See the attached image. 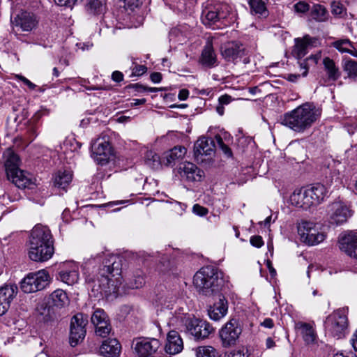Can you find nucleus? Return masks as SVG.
I'll return each instance as SVG.
<instances>
[{
    "label": "nucleus",
    "instance_id": "f257e3e1",
    "mask_svg": "<svg viewBox=\"0 0 357 357\" xmlns=\"http://www.w3.org/2000/svg\"><path fill=\"white\" fill-rule=\"evenodd\" d=\"M102 261V267L98 268L96 275L90 273L86 275V282L88 288L91 289L94 295L98 296L103 294H107L112 290L114 291L116 284L120 282L119 276L121 273V260L116 255L106 250L92 255L84 263V269L89 270L96 263Z\"/></svg>",
    "mask_w": 357,
    "mask_h": 357
},
{
    "label": "nucleus",
    "instance_id": "f03ea898",
    "mask_svg": "<svg viewBox=\"0 0 357 357\" xmlns=\"http://www.w3.org/2000/svg\"><path fill=\"white\" fill-rule=\"evenodd\" d=\"M54 253V238L50 229L36 225L31 230L29 239V257L36 262L51 259Z\"/></svg>",
    "mask_w": 357,
    "mask_h": 357
},
{
    "label": "nucleus",
    "instance_id": "7ed1b4c3",
    "mask_svg": "<svg viewBox=\"0 0 357 357\" xmlns=\"http://www.w3.org/2000/svg\"><path fill=\"white\" fill-rule=\"evenodd\" d=\"M321 109L313 103L305 102L281 118V124L295 132H303L319 119Z\"/></svg>",
    "mask_w": 357,
    "mask_h": 357
},
{
    "label": "nucleus",
    "instance_id": "20e7f679",
    "mask_svg": "<svg viewBox=\"0 0 357 357\" xmlns=\"http://www.w3.org/2000/svg\"><path fill=\"white\" fill-rule=\"evenodd\" d=\"M193 284L199 294L212 295L219 290L218 269L211 266L202 267L194 275Z\"/></svg>",
    "mask_w": 357,
    "mask_h": 357
},
{
    "label": "nucleus",
    "instance_id": "39448f33",
    "mask_svg": "<svg viewBox=\"0 0 357 357\" xmlns=\"http://www.w3.org/2000/svg\"><path fill=\"white\" fill-rule=\"evenodd\" d=\"M326 333L337 339L344 338L349 333V320L347 308H339L329 314L325 321Z\"/></svg>",
    "mask_w": 357,
    "mask_h": 357
},
{
    "label": "nucleus",
    "instance_id": "423d86ee",
    "mask_svg": "<svg viewBox=\"0 0 357 357\" xmlns=\"http://www.w3.org/2000/svg\"><path fill=\"white\" fill-rule=\"evenodd\" d=\"M298 234L301 241L309 245H317L326 238L319 224L307 220H303L298 225Z\"/></svg>",
    "mask_w": 357,
    "mask_h": 357
},
{
    "label": "nucleus",
    "instance_id": "0eeeda50",
    "mask_svg": "<svg viewBox=\"0 0 357 357\" xmlns=\"http://www.w3.org/2000/svg\"><path fill=\"white\" fill-rule=\"evenodd\" d=\"M50 275L44 269L29 273L20 282V289L25 294L44 289L50 283Z\"/></svg>",
    "mask_w": 357,
    "mask_h": 357
},
{
    "label": "nucleus",
    "instance_id": "6e6552de",
    "mask_svg": "<svg viewBox=\"0 0 357 357\" xmlns=\"http://www.w3.org/2000/svg\"><path fill=\"white\" fill-rule=\"evenodd\" d=\"M92 157L98 164H107L114 155L113 149L105 137L96 139L91 144Z\"/></svg>",
    "mask_w": 357,
    "mask_h": 357
},
{
    "label": "nucleus",
    "instance_id": "1a4fd4ad",
    "mask_svg": "<svg viewBox=\"0 0 357 357\" xmlns=\"http://www.w3.org/2000/svg\"><path fill=\"white\" fill-rule=\"evenodd\" d=\"M215 151V142L212 138L200 137L194 144V158L197 162H204L212 158Z\"/></svg>",
    "mask_w": 357,
    "mask_h": 357
},
{
    "label": "nucleus",
    "instance_id": "9d476101",
    "mask_svg": "<svg viewBox=\"0 0 357 357\" xmlns=\"http://www.w3.org/2000/svg\"><path fill=\"white\" fill-rule=\"evenodd\" d=\"M88 324V317L82 313H78L73 317L70 322V344L76 346L86 335V326Z\"/></svg>",
    "mask_w": 357,
    "mask_h": 357
},
{
    "label": "nucleus",
    "instance_id": "9b49d317",
    "mask_svg": "<svg viewBox=\"0 0 357 357\" xmlns=\"http://www.w3.org/2000/svg\"><path fill=\"white\" fill-rule=\"evenodd\" d=\"M242 333L239 322L236 319L227 321L220 330L219 335L224 347H229L236 344Z\"/></svg>",
    "mask_w": 357,
    "mask_h": 357
},
{
    "label": "nucleus",
    "instance_id": "f8f14e48",
    "mask_svg": "<svg viewBox=\"0 0 357 357\" xmlns=\"http://www.w3.org/2000/svg\"><path fill=\"white\" fill-rule=\"evenodd\" d=\"M328 214L331 224L341 225L351 217L352 211L344 202L336 201L328 206Z\"/></svg>",
    "mask_w": 357,
    "mask_h": 357
},
{
    "label": "nucleus",
    "instance_id": "ddd939ff",
    "mask_svg": "<svg viewBox=\"0 0 357 357\" xmlns=\"http://www.w3.org/2000/svg\"><path fill=\"white\" fill-rule=\"evenodd\" d=\"M160 348V342L155 338L139 337L134 344L137 357H155Z\"/></svg>",
    "mask_w": 357,
    "mask_h": 357
},
{
    "label": "nucleus",
    "instance_id": "4468645a",
    "mask_svg": "<svg viewBox=\"0 0 357 357\" xmlns=\"http://www.w3.org/2000/svg\"><path fill=\"white\" fill-rule=\"evenodd\" d=\"M79 265L73 261L62 263L58 269L57 279L68 285H73L79 280Z\"/></svg>",
    "mask_w": 357,
    "mask_h": 357
},
{
    "label": "nucleus",
    "instance_id": "2eb2a0df",
    "mask_svg": "<svg viewBox=\"0 0 357 357\" xmlns=\"http://www.w3.org/2000/svg\"><path fill=\"white\" fill-rule=\"evenodd\" d=\"M187 328L190 333L197 340H203L213 332V328L206 321L197 319H190Z\"/></svg>",
    "mask_w": 357,
    "mask_h": 357
},
{
    "label": "nucleus",
    "instance_id": "dca6fc26",
    "mask_svg": "<svg viewBox=\"0 0 357 357\" xmlns=\"http://www.w3.org/2000/svg\"><path fill=\"white\" fill-rule=\"evenodd\" d=\"M220 52L227 61L237 63L244 56L245 50L241 45L231 41L223 44L220 47Z\"/></svg>",
    "mask_w": 357,
    "mask_h": 357
},
{
    "label": "nucleus",
    "instance_id": "f3484780",
    "mask_svg": "<svg viewBox=\"0 0 357 357\" xmlns=\"http://www.w3.org/2000/svg\"><path fill=\"white\" fill-rule=\"evenodd\" d=\"M10 20L13 26H20L24 31H30L34 29L38 23L36 16L31 13L22 11L14 16L11 14Z\"/></svg>",
    "mask_w": 357,
    "mask_h": 357
},
{
    "label": "nucleus",
    "instance_id": "a211bd4d",
    "mask_svg": "<svg viewBox=\"0 0 357 357\" xmlns=\"http://www.w3.org/2000/svg\"><path fill=\"white\" fill-rule=\"evenodd\" d=\"M17 291L18 288L15 284H6L0 287V316L8 311Z\"/></svg>",
    "mask_w": 357,
    "mask_h": 357
},
{
    "label": "nucleus",
    "instance_id": "6ab92c4d",
    "mask_svg": "<svg viewBox=\"0 0 357 357\" xmlns=\"http://www.w3.org/2000/svg\"><path fill=\"white\" fill-rule=\"evenodd\" d=\"M181 178L188 182H200L204 177V172L194 163L186 162L179 167Z\"/></svg>",
    "mask_w": 357,
    "mask_h": 357
},
{
    "label": "nucleus",
    "instance_id": "aec40b11",
    "mask_svg": "<svg viewBox=\"0 0 357 357\" xmlns=\"http://www.w3.org/2000/svg\"><path fill=\"white\" fill-rule=\"evenodd\" d=\"M340 249L348 256L357 259V233L350 231L339 240Z\"/></svg>",
    "mask_w": 357,
    "mask_h": 357
},
{
    "label": "nucleus",
    "instance_id": "412c9836",
    "mask_svg": "<svg viewBox=\"0 0 357 357\" xmlns=\"http://www.w3.org/2000/svg\"><path fill=\"white\" fill-rule=\"evenodd\" d=\"M310 207L316 206L323 202L328 197L327 188L321 183H316L305 188Z\"/></svg>",
    "mask_w": 357,
    "mask_h": 357
},
{
    "label": "nucleus",
    "instance_id": "4be33fe9",
    "mask_svg": "<svg viewBox=\"0 0 357 357\" xmlns=\"http://www.w3.org/2000/svg\"><path fill=\"white\" fill-rule=\"evenodd\" d=\"M73 172L69 169H61L56 172L52 176L54 187L66 192L73 181Z\"/></svg>",
    "mask_w": 357,
    "mask_h": 357
},
{
    "label": "nucleus",
    "instance_id": "5701e85b",
    "mask_svg": "<svg viewBox=\"0 0 357 357\" xmlns=\"http://www.w3.org/2000/svg\"><path fill=\"white\" fill-rule=\"evenodd\" d=\"M7 177L19 188H31L33 185L32 176L20 169L13 171V175H7Z\"/></svg>",
    "mask_w": 357,
    "mask_h": 357
},
{
    "label": "nucleus",
    "instance_id": "b1692460",
    "mask_svg": "<svg viewBox=\"0 0 357 357\" xmlns=\"http://www.w3.org/2000/svg\"><path fill=\"white\" fill-rule=\"evenodd\" d=\"M227 301L223 296L219 295L218 300L209 307L208 314L211 319L218 321L227 314Z\"/></svg>",
    "mask_w": 357,
    "mask_h": 357
},
{
    "label": "nucleus",
    "instance_id": "393cba45",
    "mask_svg": "<svg viewBox=\"0 0 357 357\" xmlns=\"http://www.w3.org/2000/svg\"><path fill=\"white\" fill-rule=\"evenodd\" d=\"M183 349V342L178 333L170 331L167 334L165 351L169 354H177Z\"/></svg>",
    "mask_w": 357,
    "mask_h": 357
},
{
    "label": "nucleus",
    "instance_id": "a878e982",
    "mask_svg": "<svg viewBox=\"0 0 357 357\" xmlns=\"http://www.w3.org/2000/svg\"><path fill=\"white\" fill-rule=\"evenodd\" d=\"M121 349V344L116 339H108L102 343L99 352L104 357H119Z\"/></svg>",
    "mask_w": 357,
    "mask_h": 357
},
{
    "label": "nucleus",
    "instance_id": "bb28decb",
    "mask_svg": "<svg viewBox=\"0 0 357 357\" xmlns=\"http://www.w3.org/2000/svg\"><path fill=\"white\" fill-rule=\"evenodd\" d=\"M307 194L305 188L296 189L290 196V203L298 208L308 209L310 208V204L307 199Z\"/></svg>",
    "mask_w": 357,
    "mask_h": 357
},
{
    "label": "nucleus",
    "instance_id": "cd10ccee",
    "mask_svg": "<svg viewBox=\"0 0 357 357\" xmlns=\"http://www.w3.org/2000/svg\"><path fill=\"white\" fill-rule=\"evenodd\" d=\"M200 63L208 68H213L218 65L216 54L214 52L211 41L208 40L202 50Z\"/></svg>",
    "mask_w": 357,
    "mask_h": 357
},
{
    "label": "nucleus",
    "instance_id": "c85d7f7f",
    "mask_svg": "<svg viewBox=\"0 0 357 357\" xmlns=\"http://www.w3.org/2000/svg\"><path fill=\"white\" fill-rule=\"evenodd\" d=\"M312 40L309 36H305L303 38H296L292 55L298 59L303 58L307 53L308 47L312 43Z\"/></svg>",
    "mask_w": 357,
    "mask_h": 357
},
{
    "label": "nucleus",
    "instance_id": "c756f323",
    "mask_svg": "<svg viewBox=\"0 0 357 357\" xmlns=\"http://www.w3.org/2000/svg\"><path fill=\"white\" fill-rule=\"evenodd\" d=\"M5 158V167L6 174L12 176L13 171L19 169L20 160L19 156L10 149H7L3 153Z\"/></svg>",
    "mask_w": 357,
    "mask_h": 357
},
{
    "label": "nucleus",
    "instance_id": "7c9ffc66",
    "mask_svg": "<svg viewBox=\"0 0 357 357\" xmlns=\"http://www.w3.org/2000/svg\"><path fill=\"white\" fill-rule=\"evenodd\" d=\"M268 0H249L248 4L252 14L266 17L268 16L267 3Z\"/></svg>",
    "mask_w": 357,
    "mask_h": 357
},
{
    "label": "nucleus",
    "instance_id": "2f4dec72",
    "mask_svg": "<svg viewBox=\"0 0 357 357\" xmlns=\"http://www.w3.org/2000/svg\"><path fill=\"white\" fill-rule=\"evenodd\" d=\"M187 150L183 146H176L165 153L166 165H169L176 160L182 159L186 154Z\"/></svg>",
    "mask_w": 357,
    "mask_h": 357
},
{
    "label": "nucleus",
    "instance_id": "473e14b6",
    "mask_svg": "<svg viewBox=\"0 0 357 357\" xmlns=\"http://www.w3.org/2000/svg\"><path fill=\"white\" fill-rule=\"evenodd\" d=\"M323 65L329 80L335 82L340 78V72L333 59L325 57L323 59Z\"/></svg>",
    "mask_w": 357,
    "mask_h": 357
},
{
    "label": "nucleus",
    "instance_id": "72a5a7b5",
    "mask_svg": "<svg viewBox=\"0 0 357 357\" xmlns=\"http://www.w3.org/2000/svg\"><path fill=\"white\" fill-rule=\"evenodd\" d=\"M68 303L66 293L60 289L54 291L50 296V303L57 307H63Z\"/></svg>",
    "mask_w": 357,
    "mask_h": 357
},
{
    "label": "nucleus",
    "instance_id": "f704fd0d",
    "mask_svg": "<svg viewBox=\"0 0 357 357\" xmlns=\"http://www.w3.org/2000/svg\"><path fill=\"white\" fill-rule=\"evenodd\" d=\"M223 17V14L218 11V8H215L214 10L206 9L203 11L202 20L206 26H211Z\"/></svg>",
    "mask_w": 357,
    "mask_h": 357
},
{
    "label": "nucleus",
    "instance_id": "c9c22d12",
    "mask_svg": "<svg viewBox=\"0 0 357 357\" xmlns=\"http://www.w3.org/2000/svg\"><path fill=\"white\" fill-rule=\"evenodd\" d=\"M310 15L314 20L319 22H326L329 17L327 9L320 4H315L312 6Z\"/></svg>",
    "mask_w": 357,
    "mask_h": 357
},
{
    "label": "nucleus",
    "instance_id": "e433bc0d",
    "mask_svg": "<svg viewBox=\"0 0 357 357\" xmlns=\"http://www.w3.org/2000/svg\"><path fill=\"white\" fill-rule=\"evenodd\" d=\"M144 161L148 166L154 169L160 168L162 162L159 155L151 150L146 152Z\"/></svg>",
    "mask_w": 357,
    "mask_h": 357
},
{
    "label": "nucleus",
    "instance_id": "4c0bfd02",
    "mask_svg": "<svg viewBox=\"0 0 357 357\" xmlns=\"http://www.w3.org/2000/svg\"><path fill=\"white\" fill-rule=\"evenodd\" d=\"M321 59V52H318L315 54L310 56L307 59L303 61H299V66L301 70H302V75L305 77L308 73V62H311L312 64L316 65Z\"/></svg>",
    "mask_w": 357,
    "mask_h": 357
},
{
    "label": "nucleus",
    "instance_id": "58836bf2",
    "mask_svg": "<svg viewBox=\"0 0 357 357\" xmlns=\"http://www.w3.org/2000/svg\"><path fill=\"white\" fill-rule=\"evenodd\" d=\"M303 339L307 344L312 343L316 338L313 328L308 324H303L301 327Z\"/></svg>",
    "mask_w": 357,
    "mask_h": 357
},
{
    "label": "nucleus",
    "instance_id": "ea45409f",
    "mask_svg": "<svg viewBox=\"0 0 357 357\" xmlns=\"http://www.w3.org/2000/svg\"><path fill=\"white\" fill-rule=\"evenodd\" d=\"M88 9L94 14H100L105 10V0H89Z\"/></svg>",
    "mask_w": 357,
    "mask_h": 357
},
{
    "label": "nucleus",
    "instance_id": "a19ab883",
    "mask_svg": "<svg viewBox=\"0 0 357 357\" xmlns=\"http://www.w3.org/2000/svg\"><path fill=\"white\" fill-rule=\"evenodd\" d=\"M333 47L341 53H347L349 48H353V44L349 39H340L332 44Z\"/></svg>",
    "mask_w": 357,
    "mask_h": 357
},
{
    "label": "nucleus",
    "instance_id": "79ce46f5",
    "mask_svg": "<svg viewBox=\"0 0 357 357\" xmlns=\"http://www.w3.org/2000/svg\"><path fill=\"white\" fill-rule=\"evenodd\" d=\"M331 8V13L336 17L343 18L347 15V10L340 1H333Z\"/></svg>",
    "mask_w": 357,
    "mask_h": 357
},
{
    "label": "nucleus",
    "instance_id": "37998d69",
    "mask_svg": "<svg viewBox=\"0 0 357 357\" xmlns=\"http://www.w3.org/2000/svg\"><path fill=\"white\" fill-rule=\"evenodd\" d=\"M197 357H217L218 352L211 346L199 347L197 349Z\"/></svg>",
    "mask_w": 357,
    "mask_h": 357
},
{
    "label": "nucleus",
    "instance_id": "c03bdc74",
    "mask_svg": "<svg viewBox=\"0 0 357 357\" xmlns=\"http://www.w3.org/2000/svg\"><path fill=\"white\" fill-rule=\"evenodd\" d=\"M344 70L347 73L349 77L357 78V61L349 59L345 61Z\"/></svg>",
    "mask_w": 357,
    "mask_h": 357
},
{
    "label": "nucleus",
    "instance_id": "a18cd8bd",
    "mask_svg": "<svg viewBox=\"0 0 357 357\" xmlns=\"http://www.w3.org/2000/svg\"><path fill=\"white\" fill-rule=\"evenodd\" d=\"M145 284L144 277L141 273H137L131 278L128 282V287L131 289H139Z\"/></svg>",
    "mask_w": 357,
    "mask_h": 357
},
{
    "label": "nucleus",
    "instance_id": "49530a36",
    "mask_svg": "<svg viewBox=\"0 0 357 357\" xmlns=\"http://www.w3.org/2000/svg\"><path fill=\"white\" fill-rule=\"evenodd\" d=\"M216 143L218 144L220 149L222 151V152L228 157H231L232 155V152L230 148L224 143L222 137L220 135H216L215 137Z\"/></svg>",
    "mask_w": 357,
    "mask_h": 357
},
{
    "label": "nucleus",
    "instance_id": "de8ad7c7",
    "mask_svg": "<svg viewBox=\"0 0 357 357\" xmlns=\"http://www.w3.org/2000/svg\"><path fill=\"white\" fill-rule=\"evenodd\" d=\"M108 319V317L105 312L102 309H97L93 312L92 317H91V322L96 323V322H100L101 321H104Z\"/></svg>",
    "mask_w": 357,
    "mask_h": 357
},
{
    "label": "nucleus",
    "instance_id": "09e8293b",
    "mask_svg": "<svg viewBox=\"0 0 357 357\" xmlns=\"http://www.w3.org/2000/svg\"><path fill=\"white\" fill-rule=\"evenodd\" d=\"M294 10L298 13H305L310 10V5L305 1H299L294 6Z\"/></svg>",
    "mask_w": 357,
    "mask_h": 357
},
{
    "label": "nucleus",
    "instance_id": "8fccbe9b",
    "mask_svg": "<svg viewBox=\"0 0 357 357\" xmlns=\"http://www.w3.org/2000/svg\"><path fill=\"white\" fill-rule=\"evenodd\" d=\"M111 326H100L96 328V334L100 337H105L111 332Z\"/></svg>",
    "mask_w": 357,
    "mask_h": 357
},
{
    "label": "nucleus",
    "instance_id": "3c124183",
    "mask_svg": "<svg viewBox=\"0 0 357 357\" xmlns=\"http://www.w3.org/2000/svg\"><path fill=\"white\" fill-rule=\"evenodd\" d=\"M132 65H135L132 67V75L133 76H140L144 74L146 72V67L144 65H137L135 62H132Z\"/></svg>",
    "mask_w": 357,
    "mask_h": 357
},
{
    "label": "nucleus",
    "instance_id": "603ef678",
    "mask_svg": "<svg viewBox=\"0 0 357 357\" xmlns=\"http://www.w3.org/2000/svg\"><path fill=\"white\" fill-rule=\"evenodd\" d=\"M192 211L195 214L199 215V216H204L208 212V211L206 208L202 206L199 204H195L193 206Z\"/></svg>",
    "mask_w": 357,
    "mask_h": 357
},
{
    "label": "nucleus",
    "instance_id": "864d4df0",
    "mask_svg": "<svg viewBox=\"0 0 357 357\" xmlns=\"http://www.w3.org/2000/svg\"><path fill=\"white\" fill-rule=\"evenodd\" d=\"M16 78L18 80L22 82L23 84L26 85L30 90H35L37 87V86L35 84L32 83L30 80H29L27 78L22 75H16Z\"/></svg>",
    "mask_w": 357,
    "mask_h": 357
},
{
    "label": "nucleus",
    "instance_id": "5fc2aeb1",
    "mask_svg": "<svg viewBox=\"0 0 357 357\" xmlns=\"http://www.w3.org/2000/svg\"><path fill=\"white\" fill-rule=\"evenodd\" d=\"M250 244L256 248H261L264 245V241L261 236H252L250 238Z\"/></svg>",
    "mask_w": 357,
    "mask_h": 357
},
{
    "label": "nucleus",
    "instance_id": "6e6d98bb",
    "mask_svg": "<svg viewBox=\"0 0 357 357\" xmlns=\"http://www.w3.org/2000/svg\"><path fill=\"white\" fill-rule=\"evenodd\" d=\"M29 134L31 140L33 141L38 135V126L37 125H31L29 128Z\"/></svg>",
    "mask_w": 357,
    "mask_h": 357
},
{
    "label": "nucleus",
    "instance_id": "4d7b16f0",
    "mask_svg": "<svg viewBox=\"0 0 357 357\" xmlns=\"http://www.w3.org/2000/svg\"><path fill=\"white\" fill-rule=\"evenodd\" d=\"M169 326H178L183 324V317L181 316L172 317L168 322Z\"/></svg>",
    "mask_w": 357,
    "mask_h": 357
},
{
    "label": "nucleus",
    "instance_id": "13d9d810",
    "mask_svg": "<svg viewBox=\"0 0 357 357\" xmlns=\"http://www.w3.org/2000/svg\"><path fill=\"white\" fill-rule=\"evenodd\" d=\"M125 6L131 10H133L139 4V0H124Z\"/></svg>",
    "mask_w": 357,
    "mask_h": 357
},
{
    "label": "nucleus",
    "instance_id": "bf43d9fd",
    "mask_svg": "<svg viewBox=\"0 0 357 357\" xmlns=\"http://www.w3.org/2000/svg\"><path fill=\"white\" fill-rule=\"evenodd\" d=\"M112 79L116 82H120L123 79V75L120 71H114L112 75Z\"/></svg>",
    "mask_w": 357,
    "mask_h": 357
},
{
    "label": "nucleus",
    "instance_id": "052dcab7",
    "mask_svg": "<svg viewBox=\"0 0 357 357\" xmlns=\"http://www.w3.org/2000/svg\"><path fill=\"white\" fill-rule=\"evenodd\" d=\"M151 80L154 83H159L162 80V75L160 73H153L151 74Z\"/></svg>",
    "mask_w": 357,
    "mask_h": 357
},
{
    "label": "nucleus",
    "instance_id": "680f3d73",
    "mask_svg": "<svg viewBox=\"0 0 357 357\" xmlns=\"http://www.w3.org/2000/svg\"><path fill=\"white\" fill-rule=\"evenodd\" d=\"M261 326L267 328H272L274 326L273 321L270 318L265 319L261 323Z\"/></svg>",
    "mask_w": 357,
    "mask_h": 357
},
{
    "label": "nucleus",
    "instance_id": "e2e57ef3",
    "mask_svg": "<svg viewBox=\"0 0 357 357\" xmlns=\"http://www.w3.org/2000/svg\"><path fill=\"white\" fill-rule=\"evenodd\" d=\"M189 96V91L187 89H181L178 95V98L180 100H185Z\"/></svg>",
    "mask_w": 357,
    "mask_h": 357
},
{
    "label": "nucleus",
    "instance_id": "0e129e2a",
    "mask_svg": "<svg viewBox=\"0 0 357 357\" xmlns=\"http://www.w3.org/2000/svg\"><path fill=\"white\" fill-rule=\"evenodd\" d=\"M350 342L351 344L352 347L354 349L357 351V330L354 332V333L352 335Z\"/></svg>",
    "mask_w": 357,
    "mask_h": 357
},
{
    "label": "nucleus",
    "instance_id": "69168bd1",
    "mask_svg": "<svg viewBox=\"0 0 357 357\" xmlns=\"http://www.w3.org/2000/svg\"><path fill=\"white\" fill-rule=\"evenodd\" d=\"M266 266L269 271V273H270V275L272 278H275V275H276V271L275 269L272 266V263L270 260H267L266 261Z\"/></svg>",
    "mask_w": 357,
    "mask_h": 357
},
{
    "label": "nucleus",
    "instance_id": "338daca9",
    "mask_svg": "<svg viewBox=\"0 0 357 357\" xmlns=\"http://www.w3.org/2000/svg\"><path fill=\"white\" fill-rule=\"evenodd\" d=\"M231 101V96L227 95L222 96L219 98V102L222 105H227Z\"/></svg>",
    "mask_w": 357,
    "mask_h": 357
},
{
    "label": "nucleus",
    "instance_id": "774afa93",
    "mask_svg": "<svg viewBox=\"0 0 357 357\" xmlns=\"http://www.w3.org/2000/svg\"><path fill=\"white\" fill-rule=\"evenodd\" d=\"M334 357H357L354 354L351 353L349 354H345L342 352H339L335 354Z\"/></svg>",
    "mask_w": 357,
    "mask_h": 357
}]
</instances>
